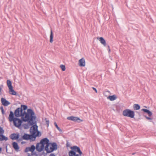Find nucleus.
<instances>
[{
  "instance_id": "nucleus-1",
  "label": "nucleus",
  "mask_w": 156,
  "mask_h": 156,
  "mask_svg": "<svg viewBox=\"0 0 156 156\" xmlns=\"http://www.w3.org/2000/svg\"><path fill=\"white\" fill-rule=\"evenodd\" d=\"M14 115L16 117H21L23 121H27L30 125L34 124V121L35 120L36 117L33 111L31 109H27V112H23L22 108H18L14 112Z\"/></svg>"
},
{
  "instance_id": "nucleus-2",
  "label": "nucleus",
  "mask_w": 156,
  "mask_h": 156,
  "mask_svg": "<svg viewBox=\"0 0 156 156\" xmlns=\"http://www.w3.org/2000/svg\"><path fill=\"white\" fill-rule=\"evenodd\" d=\"M30 129V133L31 135L25 133L22 137L20 138L19 141H20L23 140H30V141L35 140L36 137L39 136L40 133L39 131H38L37 128L38 126L36 124L32 125Z\"/></svg>"
},
{
  "instance_id": "nucleus-3",
  "label": "nucleus",
  "mask_w": 156,
  "mask_h": 156,
  "mask_svg": "<svg viewBox=\"0 0 156 156\" xmlns=\"http://www.w3.org/2000/svg\"><path fill=\"white\" fill-rule=\"evenodd\" d=\"M70 148L72 150L69 152L70 154H72L74 156H82V152L79 147L74 146Z\"/></svg>"
},
{
  "instance_id": "nucleus-4",
  "label": "nucleus",
  "mask_w": 156,
  "mask_h": 156,
  "mask_svg": "<svg viewBox=\"0 0 156 156\" xmlns=\"http://www.w3.org/2000/svg\"><path fill=\"white\" fill-rule=\"evenodd\" d=\"M40 143L41 144V151H43L44 147V145L46 144L45 147V150H48V147L49 146L50 143H49V140L47 138H45L42 139Z\"/></svg>"
},
{
  "instance_id": "nucleus-5",
  "label": "nucleus",
  "mask_w": 156,
  "mask_h": 156,
  "mask_svg": "<svg viewBox=\"0 0 156 156\" xmlns=\"http://www.w3.org/2000/svg\"><path fill=\"white\" fill-rule=\"evenodd\" d=\"M122 115L124 116L133 118L134 117L135 113L133 111L129 109H126L123 111Z\"/></svg>"
},
{
  "instance_id": "nucleus-6",
  "label": "nucleus",
  "mask_w": 156,
  "mask_h": 156,
  "mask_svg": "<svg viewBox=\"0 0 156 156\" xmlns=\"http://www.w3.org/2000/svg\"><path fill=\"white\" fill-rule=\"evenodd\" d=\"M57 149V145L55 143H50L48 150H45L47 153H50Z\"/></svg>"
},
{
  "instance_id": "nucleus-7",
  "label": "nucleus",
  "mask_w": 156,
  "mask_h": 156,
  "mask_svg": "<svg viewBox=\"0 0 156 156\" xmlns=\"http://www.w3.org/2000/svg\"><path fill=\"white\" fill-rule=\"evenodd\" d=\"M23 120L17 118H15V120L13 121L14 125L17 127H20L22 123Z\"/></svg>"
},
{
  "instance_id": "nucleus-8",
  "label": "nucleus",
  "mask_w": 156,
  "mask_h": 156,
  "mask_svg": "<svg viewBox=\"0 0 156 156\" xmlns=\"http://www.w3.org/2000/svg\"><path fill=\"white\" fill-rule=\"evenodd\" d=\"M69 120L79 123L82 122L83 120L77 117L71 116L69 117Z\"/></svg>"
},
{
  "instance_id": "nucleus-9",
  "label": "nucleus",
  "mask_w": 156,
  "mask_h": 156,
  "mask_svg": "<svg viewBox=\"0 0 156 156\" xmlns=\"http://www.w3.org/2000/svg\"><path fill=\"white\" fill-rule=\"evenodd\" d=\"M35 149V147L34 145H32L30 147H27L25 149L24 151L25 152H27L28 151H30L33 153Z\"/></svg>"
},
{
  "instance_id": "nucleus-10",
  "label": "nucleus",
  "mask_w": 156,
  "mask_h": 156,
  "mask_svg": "<svg viewBox=\"0 0 156 156\" xmlns=\"http://www.w3.org/2000/svg\"><path fill=\"white\" fill-rule=\"evenodd\" d=\"M10 137L12 140H17L19 141L20 135L19 133H12L10 135Z\"/></svg>"
},
{
  "instance_id": "nucleus-11",
  "label": "nucleus",
  "mask_w": 156,
  "mask_h": 156,
  "mask_svg": "<svg viewBox=\"0 0 156 156\" xmlns=\"http://www.w3.org/2000/svg\"><path fill=\"white\" fill-rule=\"evenodd\" d=\"M79 65L80 67H84L86 65V62L85 59L83 58L80 59L78 62Z\"/></svg>"
},
{
  "instance_id": "nucleus-12",
  "label": "nucleus",
  "mask_w": 156,
  "mask_h": 156,
  "mask_svg": "<svg viewBox=\"0 0 156 156\" xmlns=\"http://www.w3.org/2000/svg\"><path fill=\"white\" fill-rule=\"evenodd\" d=\"M1 101L2 104L4 106H7L10 104L9 101L3 98H1Z\"/></svg>"
},
{
  "instance_id": "nucleus-13",
  "label": "nucleus",
  "mask_w": 156,
  "mask_h": 156,
  "mask_svg": "<svg viewBox=\"0 0 156 156\" xmlns=\"http://www.w3.org/2000/svg\"><path fill=\"white\" fill-rule=\"evenodd\" d=\"M15 118H14L13 112L12 111H10L9 117V121L10 122L13 121L15 120Z\"/></svg>"
},
{
  "instance_id": "nucleus-14",
  "label": "nucleus",
  "mask_w": 156,
  "mask_h": 156,
  "mask_svg": "<svg viewBox=\"0 0 156 156\" xmlns=\"http://www.w3.org/2000/svg\"><path fill=\"white\" fill-rule=\"evenodd\" d=\"M12 145L14 149L16 151H17L19 149V147L17 143L14 142L12 143Z\"/></svg>"
},
{
  "instance_id": "nucleus-15",
  "label": "nucleus",
  "mask_w": 156,
  "mask_h": 156,
  "mask_svg": "<svg viewBox=\"0 0 156 156\" xmlns=\"http://www.w3.org/2000/svg\"><path fill=\"white\" fill-rule=\"evenodd\" d=\"M41 143H39L37 144L36 149V150L39 152H41L42 151H41Z\"/></svg>"
},
{
  "instance_id": "nucleus-16",
  "label": "nucleus",
  "mask_w": 156,
  "mask_h": 156,
  "mask_svg": "<svg viewBox=\"0 0 156 156\" xmlns=\"http://www.w3.org/2000/svg\"><path fill=\"white\" fill-rule=\"evenodd\" d=\"M117 98L116 95H114L112 96H109L107 97V99L111 101L115 100Z\"/></svg>"
},
{
  "instance_id": "nucleus-17",
  "label": "nucleus",
  "mask_w": 156,
  "mask_h": 156,
  "mask_svg": "<svg viewBox=\"0 0 156 156\" xmlns=\"http://www.w3.org/2000/svg\"><path fill=\"white\" fill-rule=\"evenodd\" d=\"M8 138L5 136L3 134H0V141L5 140L7 141L8 140Z\"/></svg>"
},
{
  "instance_id": "nucleus-18",
  "label": "nucleus",
  "mask_w": 156,
  "mask_h": 156,
  "mask_svg": "<svg viewBox=\"0 0 156 156\" xmlns=\"http://www.w3.org/2000/svg\"><path fill=\"white\" fill-rule=\"evenodd\" d=\"M99 41L104 46H106V43L105 40L102 37H100L99 38Z\"/></svg>"
},
{
  "instance_id": "nucleus-19",
  "label": "nucleus",
  "mask_w": 156,
  "mask_h": 156,
  "mask_svg": "<svg viewBox=\"0 0 156 156\" xmlns=\"http://www.w3.org/2000/svg\"><path fill=\"white\" fill-rule=\"evenodd\" d=\"M9 93L12 95H16V92L13 89V87L9 89Z\"/></svg>"
},
{
  "instance_id": "nucleus-20",
  "label": "nucleus",
  "mask_w": 156,
  "mask_h": 156,
  "mask_svg": "<svg viewBox=\"0 0 156 156\" xmlns=\"http://www.w3.org/2000/svg\"><path fill=\"white\" fill-rule=\"evenodd\" d=\"M142 111H144V112L146 113H147L148 114L149 116L150 117L152 115V113L148 109H142Z\"/></svg>"
},
{
  "instance_id": "nucleus-21",
  "label": "nucleus",
  "mask_w": 156,
  "mask_h": 156,
  "mask_svg": "<svg viewBox=\"0 0 156 156\" xmlns=\"http://www.w3.org/2000/svg\"><path fill=\"white\" fill-rule=\"evenodd\" d=\"M7 86L9 88V89L13 87L12 84V82L11 81L9 80H7Z\"/></svg>"
},
{
  "instance_id": "nucleus-22",
  "label": "nucleus",
  "mask_w": 156,
  "mask_h": 156,
  "mask_svg": "<svg viewBox=\"0 0 156 156\" xmlns=\"http://www.w3.org/2000/svg\"><path fill=\"white\" fill-rule=\"evenodd\" d=\"M133 109L134 110H138L140 108V106L137 104H135L133 105Z\"/></svg>"
},
{
  "instance_id": "nucleus-23",
  "label": "nucleus",
  "mask_w": 156,
  "mask_h": 156,
  "mask_svg": "<svg viewBox=\"0 0 156 156\" xmlns=\"http://www.w3.org/2000/svg\"><path fill=\"white\" fill-rule=\"evenodd\" d=\"M53 34L52 30H51L50 35V41L51 43H52L53 41Z\"/></svg>"
},
{
  "instance_id": "nucleus-24",
  "label": "nucleus",
  "mask_w": 156,
  "mask_h": 156,
  "mask_svg": "<svg viewBox=\"0 0 156 156\" xmlns=\"http://www.w3.org/2000/svg\"><path fill=\"white\" fill-rule=\"evenodd\" d=\"M20 108H22L23 109V110L24 111H25V110H26L27 108V106L26 105H21V107Z\"/></svg>"
},
{
  "instance_id": "nucleus-25",
  "label": "nucleus",
  "mask_w": 156,
  "mask_h": 156,
  "mask_svg": "<svg viewBox=\"0 0 156 156\" xmlns=\"http://www.w3.org/2000/svg\"><path fill=\"white\" fill-rule=\"evenodd\" d=\"M60 67L61 68L62 71H64L66 70V67L65 66L63 65H61L60 66Z\"/></svg>"
},
{
  "instance_id": "nucleus-26",
  "label": "nucleus",
  "mask_w": 156,
  "mask_h": 156,
  "mask_svg": "<svg viewBox=\"0 0 156 156\" xmlns=\"http://www.w3.org/2000/svg\"><path fill=\"white\" fill-rule=\"evenodd\" d=\"M54 125H55V127H56V128H57V129L59 131H62V130L61 129H60V128L57 125V123H56V122H55L54 123Z\"/></svg>"
},
{
  "instance_id": "nucleus-27",
  "label": "nucleus",
  "mask_w": 156,
  "mask_h": 156,
  "mask_svg": "<svg viewBox=\"0 0 156 156\" xmlns=\"http://www.w3.org/2000/svg\"><path fill=\"white\" fill-rule=\"evenodd\" d=\"M4 133V130L0 126V134H3Z\"/></svg>"
},
{
  "instance_id": "nucleus-28",
  "label": "nucleus",
  "mask_w": 156,
  "mask_h": 156,
  "mask_svg": "<svg viewBox=\"0 0 156 156\" xmlns=\"http://www.w3.org/2000/svg\"><path fill=\"white\" fill-rule=\"evenodd\" d=\"M3 87V85H0V95L2 94L1 90H2V88Z\"/></svg>"
},
{
  "instance_id": "nucleus-29",
  "label": "nucleus",
  "mask_w": 156,
  "mask_h": 156,
  "mask_svg": "<svg viewBox=\"0 0 156 156\" xmlns=\"http://www.w3.org/2000/svg\"><path fill=\"white\" fill-rule=\"evenodd\" d=\"M49 121L48 120H47L46 121L45 123L46 124H47V126H48L49 125Z\"/></svg>"
},
{
  "instance_id": "nucleus-30",
  "label": "nucleus",
  "mask_w": 156,
  "mask_h": 156,
  "mask_svg": "<svg viewBox=\"0 0 156 156\" xmlns=\"http://www.w3.org/2000/svg\"><path fill=\"white\" fill-rule=\"evenodd\" d=\"M145 117L148 120H151L152 119V118H151L150 117H147V116H145Z\"/></svg>"
},
{
  "instance_id": "nucleus-31",
  "label": "nucleus",
  "mask_w": 156,
  "mask_h": 156,
  "mask_svg": "<svg viewBox=\"0 0 156 156\" xmlns=\"http://www.w3.org/2000/svg\"><path fill=\"white\" fill-rule=\"evenodd\" d=\"M92 88L93 89V90L95 91V92L96 93H97V90L96 88H95L94 87H92Z\"/></svg>"
},
{
  "instance_id": "nucleus-32",
  "label": "nucleus",
  "mask_w": 156,
  "mask_h": 156,
  "mask_svg": "<svg viewBox=\"0 0 156 156\" xmlns=\"http://www.w3.org/2000/svg\"><path fill=\"white\" fill-rule=\"evenodd\" d=\"M66 147H68V140L66 141Z\"/></svg>"
},
{
  "instance_id": "nucleus-33",
  "label": "nucleus",
  "mask_w": 156,
  "mask_h": 156,
  "mask_svg": "<svg viewBox=\"0 0 156 156\" xmlns=\"http://www.w3.org/2000/svg\"><path fill=\"white\" fill-rule=\"evenodd\" d=\"M2 112V114H4L5 113V111H4V110H1Z\"/></svg>"
},
{
  "instance_id": "nucleus-34",
  "label": "nucleus",
  "mask_w": 156,
  "mask_h": 156,
  "mask_svg": "<svg viewBox=\"0 0 156 156\" xmlns=\"http://www.w3.org/2000/svg\"><path fill=\"white\" fill-rule=\"evenodd\" d=\"M49 156H55V155L53 154H50Z\"/></svg>"
},
{
  "instance_id": "nucleus-35",
  "label": "nucleus",
  "mask_w": 156,
  "mask_h": 156,
  "mask_svg": "<svg viewBox=\"0 0 156 156\" xmlns=\"http://www.w3.org/2000/svg\"><path fill=\"white\" fill-rule=\"evenodd\" d=\"M0 109H1V110H3L4 109H3V107L2 106L1 107H0Z\"/></svg>"
},
{
  "instance_id": "nucleus-36",
  "label": "nucleus",
  "mask_w": 156,
  "mask_h": 156,
  "mask_svg": "<svg viewBox=\"0 0 156 156\" xmlns=\"http://www.w3.org/2000/svg\"><path fill=\"white\" fill-rule=\"evenodd\" d=\"M2 149L1 147H0V153H1L2 151Z\"/></svg>"
},
{
  "instance_id": "nucleus-37",
  "label": "nucleus",
  "mask_w": 156,
  "mask_h": 156,
  "mask_svg": "<svg viewBox=\"0 0 156 156\" xmlns=\"http://www.w3.org/2000/svg\"><path fill=\"white\" fill-rule=\"evenodd\" d=\"M108 48H109V51H109V52H110V48H109V46H108Z\"/></svg>"
},
{
  "instance_id": "nucleus-38",
  "label": "nucleus",
  "mask_w": 156,
  "mask_h": 156,
  "mask_svg": "<svg viewBox=\"0 0 156 156\" xmlns=\"http://www.w3.org/2000/svg\"><path fill=\"white\" fill-rule=\"evenodd\" d=\"M70 155L69 156H74L72 154H70Z\"/></svg>"
},
{
  "instance_id": "nucleus-39",
  "label": "nucleus",
  "mask_w": 156,
  "mask_h": 156,
  "mask_svg": "<svg viewBox=\"0 0 156 156\" xmlns=\"http://www.w3.org/2000/svg\"><path fill=\"white\" fill-rule=\"evenodd\" d=\"M25 125L26 126H27L28 127V125Z\"/></svg>"
},
{
  "instance_id": "nucleus-40",
  "label": "nucleus",
  "mask_w": 156,
  "mask_h": 156,
  "mask_svg": "<svg viewBox=\"0 0 156 156\" xmlns=\"http://www.w3.org/2000/svg\"><path fill=\"white\" fill-rule=\"evenodd\" d=\"M67 119H68V117L67 118Z\"/></svg>"
},
{
  "instance_id": "nucleus-41",
  "label": "nucleus",
  "mask_w": 156,
  "mask_h": 156,
  "mask_svg": "<svg viewBox=\"0 0 156 156\" xmlns=\"http://www.w3.org/2000/svg\"><path fill=\"white\" fill-rule=\"evenodd\" d=\"M134 154V153H133V154Z\"/></svg>"
}]
</instances>
